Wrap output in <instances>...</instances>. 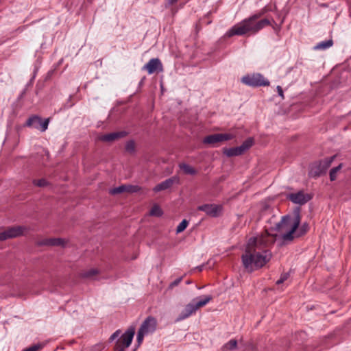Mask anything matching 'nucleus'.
<instances>
[{"label":"nucleus","mask_w":351,"mask_h":351,"mask_svg":"<svg viewBox=\"0 0 351 351\" xmlns=\"http://www.w3.org/2000/svg\"><path fill=\"white\" fill-rule=\"evenodd\" d=\"M157 322L154 317H147L141 325L140 330L148 335L154 332L156 329Z\"/></svg>","instance_id":"obj_13"},{"label":"nucleus","mask_w":351,"mask_h":351,"mask_svg":"<svg viewBox=\"0 0 351 351\" xmlns=\"http://www.w3.org/2000/svg\"><path fill=\"white\" fill-rule=\"evenodd\" d=\"M254 143L252 138H248L243 143L238 147L225 148L223 149V154L228 157L238 156L244 154L248 150Z\"/></svg>","instance_id":"obj_6"},{"label":"nucleus","mask_w":351,"mask_h":351,"mask_svg":"<svg viewBox=\"0 0 351 351\" xmlns=\"http://www.w3.org/2000/svg\"><path fill=\"white\" fill-rule=\"evenodd\" d=\"M191 281H190V280H187V281L186 282V284H187V285H189V284H191Z\"/></svg>","instance_id":"obj_45"},{"label":"nucleus","mask_w":351,"mask_h":351,"mask_svg":"<svg viewBox=\"0 0 351 351\" xmlns=\"http://www.w3.org/2000/svg\"><path fill=\"white\" fill-rule=\"evenodd\" d=\"M241 82L248 86L260 87L269 85V82L258 73L247 74L242 77Z\"/></svg>","instance_id":"obj_4"},{"label":"nucleus","mask_w":351,"mask_h":351,"mask_svg":"<svg viewBox=\"0 0 351 351\" xmlns=\"http://www.w3.org/2000/svg\"><path fill=\"white\" fill-rule=\"evenodd\" d=\"M150 215L153 216L160 217L162 215V211L158 206L155 205L150 210Z\"/></svg>","instance_id":"obj_30"},{"label":"nucleus","mask_w":351,"mask_h":351,"mask_svg":"<svg viewBox=\"0 0 351 351\" xmlns=\"http://www.w3.org/2000/svg\"><path fill=\"white\" fill-rule=\"evenodd\" d=\"M189 225V221L183 219L176 228V233H180L183 232Z\"/></svg>","instance_id":"obj_28"},{"label":"nucleus","mask_w":351,"mask_h":351,"mask_svg":"<svg viewBox=\"0 0 351 351\" xmlns=\"http://www.w3.org/2000/svg\"><path fill=\"white\" fill-rule=\"evenodd\" d=\"M178 0H166V7L176 3Z\"/></svg>","instance_id":"obj_41"},{"label":"nucleus","mask_w":351,"mask_h":351,"mask_svg":"<svg viewBox=\"0 0 351 351\" xmlns=\"http://www.w3.org/2000/svg\"><path fill=\"white\" fill-rule=\"evenodd\" d=\"M49 121V118L43 120L40 117L33 115L27 120L25 125L34 128L43 132L47 130Z\"/></svg>","instance_id":"obj_7"},{"label":"nucleus","mask_w":351,"mask_h":351,"mask_svg":"<svg viewBox=\"0 0 351 351\" xmlns=\"http://www.w3.org/2000/svg\"><path fill=\"white\" fill-rule=\"evenodd\" d=\"M289 276V273H283V274H282L280 277V278L276 281V284L277 285H280V284L283 283L285 280H287Z\"/></svg>","instance_id":"obj_35"},{"label":"nucleus","mask_w":351,"mask_h":351,"mask_svg":"<svg viewBox=\"0 0 351 351\" xmlns=\"http://www.w3.org/2000/svg\"><path fill=\"white\" fill-rule=\"evenodd\" d=\"M134 334L135 329L134 328H128L115 342L114 351H124L125 348H128L132 342Z\"/></svg>","instance_id":"obj_5"},{"label":"nucleus","mask_w":351,"mask_h":351,"mask_svg":"<svg viewBox=\"0 0 351 351\" xmlns=\"http://www.w3.org/2000/svg\"><path fill=\"white\" fill-rule=\"evenodd\" d=\"M141 188L138 185H127L126 192L136 193L140 191Z\"/></svg>","instance_id":"obj_33"},{"label":"nucleus","mask_w":351,"mask_h":351,"mask_svg":"<svg viewBox=\"0 0 351 351\" xmlns=\"http://www.w3.org/2000/svg\"><path fill=\"white\" fill-rule=\"evenodd\" d=\"M104 348L103 343H99L93 347V351H101Z\"/></svg>","instance_id":"obj_39"},{"label":"nucleus","mask_w":351,"mask_h":351,"mask_svg":"<svg viewBox=\"0 0 351 351\" xmlns=\"http://www.w3.org/2000/svg\"><path fill=\"white\" fill-rule=\"evenodd\" d=\"M125 150L130 153H132L135 150V143L134 141H129L126 143Z\"/></svg>","instance_id":"obj_32"},{"label":"nucleus","mask_w":351,"mask_h":351,"mask_svg":"<svg viewBox=\"0 0 351 351\" xmlns=\"http://www.w3.org/2000/svg\"><path fill=\"white\" fill-rule=\"evenodd\" d=\"M183 277H180V278H176L175 280H173L172 282H171V284L169 285V287L170 288H173L177 285H178L180 282L182 281Z\"/></svg>","instance_id":"obj_38"},{"label":"nucleus","mask_w":351,"mask_h":351,"mask_svg":"<svg viewBox=\"0 0 351 351\" xmlns=\"http://www.w3.org/2000/svg\"><path fill=\"white\" fill-rule=\"evenodd\" d=\"M97 269L92 268L81 273L80 276L83 278L93 279L94 277L99 274Z\"/></svg>","instance_id":"obj_21"},{"label":"nucleus","mask_w":351,"mask_h":351,"mask_svg":"<svg viewBox=\"0 0 351 351\" xmlns=\"http://www.w3.org/2000/svg\"><path fill=\"white\" fill-rule=\"evenodd\" d=\"M271 257V252L264 249V242L261 238L251 237L241 258L245 271L252 273L263 267L269 262Z\"/></svg>","instance_id":"obj_1"},{"label":"nucleus","mask_w":351,"mask_h":351,"mask_svg":"<svg viewBox=\"0 0 351 351\" xmlns=\"http://www.w3.org/2000/svg\"><path fill=\"white\" fill-rule=\"evenodd\" d=\"M43 345L40 343L34 344L29 348H25L23 351H37L43 348Z\"/></svg>","instance_id":"obj_34"},{"label":"nucleus","mask_w":351,"mask_h":351,"mask_svg":"<svg viewBox=\"0 0 351 351\" xmlns=\"http://www.w3.org/2000/svg\"><path fill=\"white\" fill-rule=\"evenodd\" d=\"M40 245L60 246L64 245V240L60 238L45 239L39 241Z\"/></svg>","instance_id":"obj_18"},{"label":"nucleus","mask_w":351,"mask_h":351,"mask_svg":"<svg viewBox=\"0 0 351 351\" xmlns=\"http://www.w3.org/2000/svg\"><path fill=\"white\" fill-rule=\"evenodd\" d=\"M33 184L38 187H44L47 186L49 184V182L44 178L39 180H34Z\"/></svg>","instance_id":"obj_31"},{"label":"nucleus","mask_w":351,"mask_h":351,"mask_svg":"<svg viewBox=\"0 0 351 351\" xmlns=\"http://www.w3.org/2000/svg\"><path fill=\"white\" fill-rule=\"evenodd\" d=\"M145 335H147V334H145L143 331L138 330V331L137 332V336H136V341L138 344H141L143 342V338Z\"/></svg>","instance_id":"obj_36"},{"label":"nucleus","mask_w":351,"mask_h":351,"mask_svg":"<svg viewBox=\"0 0 351 351\" xmlns=\"http://www.w3.org/2000/svg\"><path fill=\"white\" fill-rule=\"evenodd\" d=\"M120 333L121 331L119 330H117L112 333L109 338V342H112L115 339L118 338L120 336Z\"/></svg>","instance_id":"obj_37"},{"label":"nucleus","mask_w":351,"mask_h":351,"mask_svg":"<svg viewBox=\"0 0 351 351\" xmlns=\"http://www.w3.org/2000/svg\"><path fill=\"white\" fill-rule=\"evenodd\" d=\"M233 136L230 134L217 133L206 136L204 138L203 143L205 144H215L219 142L231 140Z\"/></svg>","instance_id":"obj_11"},{"label":"nucleus","mask_w":351,"mask_h":351,"mask_svg":"<svg viewBox=\"0 0 351 351\" xmlns=\"http://www.w3.org/2000/svg\"><path fill=\"white\" fill-rule=\"evenodd\" d=\"M308 230V225L306 223H303L300 228L298 229V232H296V236L301 237L304 234H305Z\"/></svg>","instance_id":"obj_29"},{"label":"nucleus","mask_w":351,"mask_h":351,"mask_svg":"<svg viewBox=\"0 0 351 351\" xmlns=\"http://www.w3.org/2000/svg\"><path fill=\"white\" fill-rule=\"evenodd\" d=\"M335 156H332L328 158H326L323 160H319V162L322 165V167H323V170L324 173L326 172L327 169L329 168V167L331 165L332 162L335 158Z\"/></svg>","instance_id":"obj_23"},{"label":"nucleus","mask_w":351,"mask_h":351,"mask_svg":"<svg viewBox=\"0 0 351 351\" xmlns=\"http://www.w3.org/2000/svg\"><path fill=\"white\" fill-rule=\"evenodd\" d=\"M237 341L235 339H230L228 343H226L223 347V350H233L237 348Z\"/></svg>","instance_id":"obj_27"},{"label":"nucleus","mask_w":351,"mask_h":351,"mask_svg":"<svg viewBox=\"0 0 351 351\" xmlns=\"http://www.w3.org/2000/svg\"><path fill=\"white\" fill-rule=\"evenodd\" d=\"M204 267V265H199V266H197L196 267V269L199 271H202L203 270Z\"/></svg>","instance_id":"obj_43"},{"label":"nucleus","mask_w":351,"mask_h":351,"mask_svg":"<svg viewBox=\"0 0 351 351\" xmlns=\"http://www.w3.org/2000/svg\"><path fill=\"white\" fill-rule=\"evenodd\" d=\"M276 89H277V92H278V95L282 99H284V93H283V90H282V87L280 86H277Z\"/></svg>","instance_id":"obj_40"},{"label":"nucleus","mask_w":351,"mask_h":351,"mask_svg":"<svg viewBox=\"0 0 351 351\" xmlns=\"http://www.w3.org/2000/svg\"><path fill=\"white\" fill-rule=\"evenodd\" d=\"M300 209L293 210V217L287 215L282 217L281 220L276 223L274 230L282 232V239L285 241H291L294 239L293 234L298 229L300 223Z\"/></svg>","instance_id":"obj_3"},{"label":"nucleus","mask_w":351,"mask_h":351,"mask_svg":"<svg viewBox=\"0 0 351 351\" xmlns=\"http://www.w3.org/2000/svg\"><path fill=\"white\" fill-rule=\"evenodd\" d=\"M126 190H127V185L123 184L118 187H115V188L110 189L109 193L111 195H116V194L121 193L123 192H126Z\"/></svg>","instance_id":"obj_25"},{"label":"nucleus","mask_w":351,"mask_h":351,"mask_svg":"<svg viewBox=\"0 0 351 351\" xmlns=\"http://www.w3.org/2000/svg\"><path fill=\"white\" fill-rule=\"evenodd\" d=\"M25 230L23 226H12L0 232V241L21 236Z\"/></svg>","instance_id":"obj_10"},{"label":"nucleus","mask_w":351,"mask_h":351,"mask_svg":"<svg viewBox=\"0 0 351 351\" xmlns=\"http://www.w3.org/2000/svg\"><path fill=\"white\" fill-rule=\"evenodd\" d=\"M266 12V8H264L262 11L243 19L240 23L235 24L229 29L225 36L228 38H230L234 36H244L258 33L265 27L270 25V21L267 19L256 21L257 19L261 18Z\"/></svg>","instance_id":"obj_2"},{"label":"nucleus","mask_w":351,"mask_h":351,"mask_svg":"<svg viewBox=\"0 0 351 351\" xmlns=\"http://www.w3.org/2000/svg\"><path fill=\"white\" fill-rule=\"evenodd\" d=\"M180 182L179 177L174 176L156 185L153 191L156 193L170 189L173 184Z\"/></svg>","instance_id":"obj_14"},{"label":"nucleus","mask_w":351,"mask_h":351,"mask_svg":"<svg viewBox=\"0 0 351 351\" xmlns=\"http://www.w3.org/2000/svg\"><path fill=\"white\" fill-rule=\"evenodd\" d=\"M179 167L183 170L184 173L188 175H195L197 173V171L191 166L186 163H180L179 165Z\"/></svg>","instance_id":"obj_22"},{"label":"nucleus","mask_w":351,"mask_h":351,"mask_svg":"<svg viewBox=\"0 0 351 351\" xmlns=\"http://www.w3.org/2000/svg\"><path fill=\"white\" fill-rule=\"evenodd\" d=\"M212 300V296L210 295H202L194 298L192 302L194 304L196 309L197 310L199 307L204 306L207 304Z\"/></svg>","instance_id":"obj_19"},{"label":"nucleus","mask_w":351,"mask_h":351,"mask_svg":"<svg viewBox=\"0 0 351 351\" xmlns=\"http://www.w3.org/2000/svg\"><path fill=\"white\" fill-rule=\"evenodd\" d=\"M196 311L197 309L194 304L191 301L190 303L185 306L184 308L182 311V312L179 314L178 317H177L176 321L180 322L188 318Z\"/></svg>","instance_id":"obj_16"},{"label":"nucleus","mask_w":351,"mask_h":351,"mask_svg":"<svg viewBox=\"0 0 351 351\" xmlns=\"http://www.w3.org/2000/svg\"><path fill=\"white\" fill-rule=\"evenodd\" d=\"M323 167H322L319 161L314 162L311 166L309 171V175L313 178H317L324 174Z\"/></svg>","instance_id":"obj_17"},{"label":"nucleus","mask_w":351,"mask_h":351,"mask_svg":"<svg viewBox=\"0 0 351 351\" xmlns=\"http://www.w3.org/2000/svg\"><path fill=\"white\" fill-rule=\"evenodd\" d=\"M143 69L146 70L149 74L155 72H160L163 70L162 64L159 58H152L144 65Z\"/></svg>","instance_id":"obj_12"},{"label":"nucleus","mask_w":351,"mask_h":351,"mask_svg":"<svg viewBox=\"0 0 351 351\" xmlns=\"http://www.w3.org/2000/svg\"><path fill=\"white\" fill-rule=\"evenodd\" d=\"M333 45V40L332 39H328L326 40H324L318 43L315 47L314 49L315 50H326Z\"/></svg>","instance_id":"obj_20"},{"label":"nucleus","mask_w":351,"mask_h":351,"mask_svg":"<svg viewBox=\"0 0 351 351\" xmlns=\"http://www.w3.org/2000/svg\"><path fill=\"white\" fill-rule=\"evenodd\" d=\"M26 90H27V88H25L23 91L21 93L19 97V99H21L22 97H23V96L25 95V93H26Z\"/></svg>","instance_id":"obj_42"},{"label":"nucleus","mask_w":351,"mask_h":351,"mask_svg":"<svg viewBox=\"0 0 351 351\" xmlns=\"http://www.w3.org/2000/svg\"><path fill=\"white\" fill-rule=\"evenodd\" d=\"M341 167H342V164H340L338 166L330 169L329 176H330V180L331 181H334L336 180L337 173L341 169Z\"/></svg>","instance_id":"obj_26"},{"label":"nucleus","mask_w":351,"mask_h":351,"mask_svg":"<svg viewBox=\"0 0 351 351\" xmlns=\"http://www.w3.org/2000/svg\"><path fill=\"white\" fill-rule=\"evenodd\" d=\"M335 156H332L328 158H326L323 160H319V162L322 165V167H323V170L324 173L326 172L327 169L329 168V167L331 165L332 162L335 158Z\"/></svg>","instance_id":"obj_24"},{"label":"nucleus","mask_w":351,"mask_h":351,"mask_svg":"<svg viewBox=\"0 0 351 351\" xmlns=\"http://www.w3.org/2000/svg\"><path fill=\"white\" fill-rule=\"evenodd\" d=\"M128 135L125 131H119L104 134L99 137V139L104 142H112L115 140L123 138Z\"/></svg>","instance_id":"obj_15"},{"label":"nucleus","mask_w":351,"mask_h":351,"mask_svg":"<svg viewBox=\"0 0 351 351\" xmlns=\"http://www.w3.org/2000/svg\"><path fill=\"white\" fill-rule=\"evenodd\" d=\"M287 197L293 203L301 206L305 204L312 199V196L310 194L306 193L303 191L289 193Z\"/></svg>","instance_id":"obj_8"},{"label":"nucleus","mask_w":351,"mask_h":351,"mask_svg":"<svg viewBox=\"0 0 351 351\" xmlns=\"http://www.w3.org/2000/svg\"><path fill=\"white\" fill-rule=\"evenodd\" d=\"M198 210L204 212L207 215L212 217H219L222 212V206L221 205L213 204H205L199 206Z\"/></svg>","instance_id":"obj_9"},{"label":"nucleus","mask_w":351,"mask_h":351,"mask_svg":"<svg viewBox=\"0 0 351 351\" xmlns=\"http://www.w3.org/2000/svg\"><path fill=\"white\" fill-rule=\"evenodd\" d=\"M34 77H35V76L34 75V76L32 77V78L30 80V81L27 84V85H26V87H25V88H27V86H31V85H32V82H33V80H34Z\"/></svg>","instance_id":"obj_44"}]
</instances>
